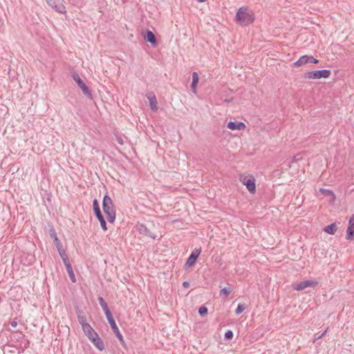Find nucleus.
<instances>
[{"instance_id": "23", "label": "nucleus", "mask_w": 354, "mask_h": 354, "mask_svg": "<svg viewBox=\"0 0 354 354\" xmlns=\"http://www.w3.org/2000/svg\"><path fill=\"white\" fill-rule=\"evenodd\" d=\"M78 322L82 326V328H84V326L88 325L89 324L87 323L86 317L84 315L80 313L77 315Z\"/></svg>"}, {"instance_id": "22", "label": "nucleus", "mask_w": 354, "mask_h": 354, "mask_svg": "<svg viewBox=\"0 0 354 354\" xmlns=\"http://www.w3.org/2000/svg\"><path fill=\"white\" fill-rule=\"evenodd\" d=\"M346 239L347 240H352L354 239V225H348L346 230Z\"/></svg>"}, {"instance_id": "29", "label": "nucleus", "mask_w": 354, "mask_h": 354, "mask_svg": "<svg viewBox=\"0 0 354 354\" xmlns=\"http://www.w3.org/2000/svg\"><path fill=\"white\" fill-rule=\"evenodd\" d=\"M207 311L208 310L205 306H201L198 309V314L201 316H205V315L207 314Z\"/></svg>"}, {"instance_id": "33", "label": "nucleus", "mask_w": 354, "mask_h": 354, "mask_svg": "<svg viewBox=\"0 0 354 354\" xmlns=\"http://www.w3.org/2000/svg\"><path fill=\"white\" fill-rule=\"evenodd\" d=\"M116 141L120 145H124V142L123 138L121 136H116Z\"/></svg>"}, {"instance_id": "18", "label": "nucleus", "mask_w": 354, "mask_h": 354, "mask_svg": "<svg viewBox=\"0 0 354 354\" xmlns=\"http://www.w3.org/2000/svg\"><path fill=\"white\" fill-rule=\"evenodd\" d=\"M98 300H99V304H100V306L102 307L103 311L104 312L106 317L111 315L112 313H111V310H109V306H108L106 302L104 301V299L102 297H100L98 298Z\"/></svg>"}, {"instance_id": "14", "label": "nucleus", "mask_w": 354, "mask_h": 354, "mask_svg": "<svg viewBox=\"0 0 354 354\" xmlns=\"http://www.w3.org/2000/svg\"><path fill=\"white\" fill-rule=\"evenodd\" d=\"M227 127L232 130H241V129H244L246 127V126H245V123H243L242 122H237L230 121L227 124Z\"/></svg>"}, {"instance_id": "36", "label": "nucleus", "mask_w": 354, "mask_h": 354, "mask_svg": "<svg viewBox=\"0 0 354 354\" xmlns=\"http://www.w3.org/2000/svg\"><path fill=\"white\" fill-rule=\"evenodd\" d=\"M189 282L187 281H184L183 283V286L185 287V288H187L189 286Z\"/></svg>"}, {"instance_id": "17", "label": "nucleus", "mask_w": 354, "mask_h": 354, "mask_svg": "<svg viewBox=\"0 0 354 354\" xmlns=\"http://www.w3.org/2000/svg\"><path fill=\"white\" fill-rule=\"evenodd\" d=\"M94 346L99 349L100 351H103L104 349V344L102 339L97 335V337H93L89 339Z\"/></svg>"}, {"instance_id": "3", "label": "nucleus", "mask_w": 354, "mask_h": 354, "mask_svg": "<svg viewBox=\"0 0 354 354\" xmlns=\"http://www.w3.org/2000/svg\"><path fill=\"white\" fill-rule=\"evenodd\" d=\"M331 74V71L328 69L308 71L304 73V78L318 80L321 78H328Z\"/></svg>"}, {"instance_id": "30", "label": "nucleus", "mask_w": 354, "mask_h": 354, "mask_svg": "<svg viewBox=\"0 0 354 354\" xmlns=\"http://www.w3.org/2000/svg\"><path fill=\"white\" fill-rule=\"evenodd\" d=\"M234 333L231 330H228L225 333V339H232L233 338Z\"/></svg>"}, {"instance_id": "7", "label": "nucleus", "mask_w": 354, "mask_h": 354, "mask_svg": "<svg viewBox=\"0 0 354 354\" xmlns=\"http://www.w3.org/2000/svg\"><path fill=\"white\" fill-rule=\"evenodd\" d=\"M48 5L55 11L64 14L66 12V8L63 4V0H46Z\"/></svg>"}, {"instance_id": "24", "label": "nucleus", "mask_w": 354, "mask_h": 354, "mask_svg": "<svg viewBox=\"0 0 354 354\" xmlns=\"http://www.w3.org/2000/svg\"><path fill=\"white\" fill-rule=\"evenodd\" d=\"M95 216L99 220V221L100 223L101 227L104 230H107L106 223V221H105L101 212H99L98 214H95Z\"/></svg>"}, {"instance_id": "34", "label": "nucleus", "mask_w": 354, "mask_h": 354, "mask_svg": "<svg viewBox=\"0 0 354 354\" xmlns=\"http://www.w3.org/2000/svg\"><path fill=\"white\" fill-rule=\"evenodd\" d=\"M349 225H354V214H353L348 221Z\"/></svg>"}, {"instance_id": "21", "label": "nucleus", "mask_w": 354, "mask_h": 354, "mask_svg": "<svg viewBox=\"0 0 354 354\" xmlns=\"http://www.w3.org/2000/svg\"><path fill=\"white\" fill-rule=\"evenodd\" d=\"M324 232L329 234H334L337 230V226L335 223H331L324 228Z\"/></svg>"}, {"instance_id": "32", "label": "nucleus", "mask_w": 354, "mask_h": 354, "mask_svg": "<svg viewBox=\"0 0 354 354\" xmlns=\"http://www.w3.org/2000/svg\"><path fill=\"white\" fill-rule=\"evenodd\" d=\"M308 63H313V64L318 63V60L313 56L308 55Z\"/></svg>"}, {"instance_id": "6", "label": "nucleus", "mask_w": 354, "mask_h": 354, "mask_svg": "<svg viewBox=\"0 0 354 354\" xmlns=\"http://www.w3.org/2000/svg\"><path fill=\"white\" fill-rule=\"evenodd\" d=\"M72 77L73 80L77 83V86L81 88L83 93L88 97H91V93L89 90L88 87L86 86V84L84 82V81L80 78V75L77 73H74L72 75Z\"/></svg>"}, {"instance_id": "35", "label": "nucleus", "mask_w": 354, "mask_h": 354, "mask_svg": "<svg viewBox=\"0 0 354 354\" xmlns=\"http://www.w3.org/2000/svg\"><path fill=\"white\" fill-rule=\"evenodd\" d=\"M10 326L13 328H15L17 326V322L15 320H13L10 322Z\"/></svg>"}, {"instance_id": "19", "label": "nucleus", "mask_w": 354, "mask_h": 354, "mask_svg": "<svg viewBox=\"0 0 354 354\" xmlns=\"http://www.w3.org/2000/svg\"><path fill=\"white\" fill-rule=\"evenodd\" d=\"M198 83V75L196 72L192 73V82L191 84L192 91L196 93V86Z\"/></svg>"}, {"instance_id": "5", "label": "nucleus", "mask_w": 354, "mask_h": 354, "mask_svg": "<svg viewBox=\"0 0 354 354\" xmlns=\"http://www.w3.org/2000/svg\"><path fill=\"white\" fill-rule=\"evenodd\" d=\"M49 234H50V236L54 239V243L57 249V251L60 255V257H62V260L64 261V259H68V256L67 254H66L65 251L62 249V243L60 242V241L59 240V239L57 238V233L55 232V230L54 229H51L50 230V232H49Z\"/></svg>"}, {"instance_id": "20", "label": "nucleus", "mask_w": 354, "mask_h": 354, "mask_svg": "<svg viewBox=\"0 0 354 354\" xmlns=\"http://www.w3.org/2000/svg\"><path fill=\"white\" fill-rule=\"evenodd\" d=\"M308 63V55L301 56L297 61L294 62L293 65L296 67H299L305 65Z\"/></svg>"}, {"instance_id": "31", "label": "nucleus", "mask_w": 354, "mask_h": 354, "mask_svg": "<svg viewBox=\"0 0 354 354\" xmlns=\"http://www.w3.org/2000/svg\"><path fill=\"white\" fill-rule=\"evenodd\" d=\"M327 329L325 330L322 334L316 333L314 336L313 342L322 337L326 333Z\"/></svg>"}, {"instance_id": "15", "label": "nucleus", "mask_w": 354, "mask_h": 354, "mask_svg": "<svg viewBox=\"0 0 354 354\" xmlns=\"http://www.w3.org/2000/svg\"><path fill=\"white\" fill-rule=\"evenodd\" d=\"M82 330L85 335L90 339L93 337H97V333L94 330L90 324L84 326Z\"/></svg>"}, {"instance_id": "12", "label": "nucleus", "mask_w": 354, "mask_h": 354, "mask_svg": "<svg viewBox=\"0 0 354 354\" xmlns=\"http://www.w3.org/2000/svg\"><path fill=\"white\" fill-rule=\"evenodd\" d=\"M146 96L149 100L151 109L153 111L156 112L158 111V102L156 95L153 93H149Z\"/></svg>"}, {"instance_id": "8", "label": "nucleus", "mask_w": 354, "mask_h": 354, "mask_svg": "<svg viewBox=\"0 0 354 354\" xmlns=\"http://www.w3.org/2000/svg\"><path fill=\"white\" fill-rule=\"evenodd\" d=\"M317 283H318L316 281L307 279L303 281L293 283L292 288L296 290L301 291L308 287H315L317 285Z\"/></svg>"}, {"instance_id": "13", "label": "nucleus", "mask_w": 354, "mask_h": 354, "mask_svg": "<svg viewBox=\"0 0 354 354\" xmlns=\"http://www.w3.org/2000/svg\"><path fill=\"white\" fill-rule=\"evenodd\" d=\"M63 262H64V266H66V269L70 279L71 280L72 282L75 283L76 281V279H75V274L73 273V268L71 266V264L69 262L68 259H64Z\"/></svg>"}, {"instance_id": "2", "label": "nucleus", "mask_w": 354, "mask_h": 354, "mask_svg": "<svg viewBox=\"0 0 354 354\" xmlns=\"http://www.w3.org/2000/svg\"><path fill=\"white\" fill-rule=\"evenodd\" d=\"M237 22L241 26H248L254 20V14L252 11L240 8L236 15Z\"/></svg>"}, {"instance_id": "28", "label": "nucleus", "mask_w": 354, "mask_h": 354, "mask_svg": "<svg viewBox=\"0 0 354 354\" xmlns=\"http://www.w3.org/2000/svg\"><path fill=\"white\" fill-rule=\"evenodd\" d=\"M245 307L244 304H239L235 310L236 315H240L245 310Z\"/></svg>"}, {"instance_id": "1", "label": "nucleus", "mask_w": 354, "mask_h": 354, "mask_svg": "<svg viewBox=\"0 0 354 354\" xmlns=\"http://www.w3.org/2000/svg\"><path fill=\"white\" fill-rule=\"evenodd\" d=\"M102 208L108 221L113 223L115 221L116 213L113 202L108 195H105L103 198Z\"/></svg>"}, {"instance_id": "4", "label": "nucleus", "mask_w": 354, "mask_h": 354, "mask_svg": "<svg viewBox=\"0 0 354 354\" xmlns=\"http://www.w3.org/2000/svg\"><path fill=\"white\" fill-rule=\"evenodd\" d=\"M240 181L246 186L248 190L251 194H254L256 192V184H255V178L253 176H241Z\"/></svg>"}, {"instance_id": "37", "label": "nucleus", "mask_w": 354, "mask_h": 354, "mask_svg": "<svg viewBox=\"0 0 354 354\" xmlns=\"http://www.w3.org/2000/svg\"><path fill=\"white\" fill-rule=\"evenodd\" d=\"M225 102H230V100L229 99L225 100Z\"/></svg>"}, {"instance_id": "11", "label": "nucleus", "mask_w": 354, "mask_h": 354, "mask_svg": "<svg viewBox=\"0 0 354 354\" xmlns=\"http://www.w3.org/2000/svg\"><path fill=\"white\" fill-rule=\"evenodd\" d=\"M137 230L140 234L149 236L152 239H155L156 238V235L151 232L150 230L144 224H138Z\"/></svg>"}, {"instance_id": "25", "label": "nucleus", "mask_w": 354, "mask_h": 354, "mask_svg": "<svg viewBox=\"0 0 354 354\" xmlns=\"http://www.w3.org/2000/svg\"><path fill=\"white\" fill-rule=\"evenodd\" d=\"M319 192L326 195V196H331L333 199H335V196L334 194V193L333 192V191L330 190V189H324V188H321L319 189Z\"/></svg>"}, {"instance_id": "9", "label": "nucleus", "mask_w": 354, "mask_h": 354, "mask_svg": "<svg viewBox=\"0 0 354 354\" xmlns=\"http://www.w3.org/2000/svg\"><path fill=\"white\" fill-rule=\"evenodd\" d=\"M106 319H107V321L109 323L111 327V329L113 330V332L114 333V334L116 335V337H118V339H119V341L121 342V343H124V339H123V337L122 335V334L120 333V330L115 323V321L114 320L113 317V315H110V316H108L106 317Z\"/></svg>"}, {"instance_id": "26", "label": "nucleus", "mask_w": 354, "mask_h": 354, "mask_svg": "<svg viewBox=\"0 0 354 354\" xmlns=\"http://www.w3.org/2000/svg\"><path fill=\"white\" fill-rule=\"evenodd\" d=\"M232 289L230 288H223L220 290V296H224L225 297H228L231 293Z\"/></svg>"}, {"instance_id": "27", "label": "nucleus", "mask_w": 354, "mask_h": 354, "mask_svg": "<svg viewBox=\"0 0 354 354\" xmlns=\"http://www.w3.org/2000/svg\"><path fill=\"white\" fill-rule=\"evenodd\" d=\"M93 207L95 215L100 212V205L97 199H94L93 201Z\"/></svg>"}, {"instance_id": "16", "label": "nucleus", "mask_w": 354, "mask_h": 354, "mask_svg": "<svg viewBox=\"0 0 354 354\" xmlns=\"http://www.w3.org/2000/svg\"><path fill=\"white\" fill-rule=\"evenodd\" d=\"M144 39L146 41L150 43L151 44H156L157 43L156 37L154 33L149 30H147L144 35Z\"/></svg>"}, {"instance_id": "10", "label": "nucleus", "mask_w": 354, "mask_h": 354, "mask_svg": "<svg viewBox=\"0 0 354 354\" xmlns=\"http://www.w3.org/2000/svg\"><path fill=\"white\" fill-rule=\"evenodd\" d=\"M201 252V248H195L188 257L185 266L186 268L193 266Z\"/></svg>"}]
</instances>
